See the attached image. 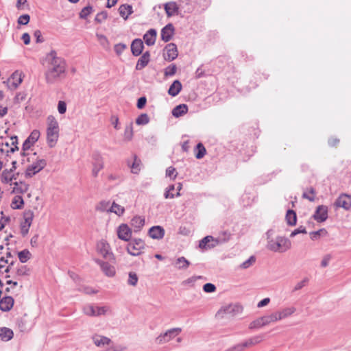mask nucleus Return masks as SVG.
<instances>
[{"instance_id":"1","label":"nucleus","mask_w":351,"mask_h":351,"mask_svg":"<svg viewBox=\"0 0 351 351\" xmlns=\"http://www.w3.org/2000/svg\"><path fill=\"white\" fill-rule=\"evenodd\" d=\"M46 60L48 66L45 73V80L47 84H51L65 73L66 64L63 58L57 56V52L55 50H51L47 53Z\"/></svg>"},{"instance_id":"2","label":"nucleus","mask_w":351,"mask_h":351,"mask_svg":"<svg viewBox=\"0 0 351 351\" xmlns=\"http://www.w3.org/2000/svg\"><path fill=\"white\" fill-rule=\"evenodd\" d=\"M223 234L226 236L225 239H221V237L215 238L211 235L204 237L199 241V248L202 252H204L211 250L219 244L227 242L230 240L231 234L229 232H224Z\"/></svg>"},{"instance_id":"3","label":"nucleus","mask_w":351,"mask_h":351,"mask_svg":"<svg viewBox=\"0 0 351 351\" xmlns=\"http://www.w3.org/2000/svg\"><path fill=\"white\" fill-rule=\"evenodd\" d=\"M180 7L184 12L191 13L195 9L204 10L210 5V0H179Z\"/></svg>"},{"instance_id":"4","label":"nucleus","mask_w":351,"mask_h":351,"mask_svg":"<svg viewBox=\"0 0 351 351\" xmlns=\"http://www.w3.org/2000/svg\"><path fill=\"white\" fill-rule=\"evenodd\" d=\"M291 247V241L285 237H277L275 239L268 240L267 247L273 252H284Z\"/></svg>"},{"instance_id":"5","label":"nucleus","mask_w":351,"mask_h":351,"mask_svg":"<svg viewBox=\"0 0 351 351\" xmlns=\"http://www.w3.org/2000/svg\"><path fill=\"white\" fill-rule=\"evenodd\" d=\"M97 250L106 261H101L98 263H108L114 260V254L111 251L109 244L104 240L99 241L97 244Z\"/></svg>"},{"instance_id":"6","label":"nucleus","mask_w":351,"mask_h":351,"mask_svg":"<svg viewBox=\"0 0 351 351\" xmlns=\"http://www.w3.org/2000/svg\"><path fill=\"white\" fill-rule=\"evenodd\" d=\"M84 313L88 316H100L111 313V309L108 306H97L88 305L84 308Z\"/></svg>"},{"instance_id":"7","label":"nucleus","mask_w":351,"mask_h":351,"mask_svg":"<svg viewBox=\"0 0 351 351\" xmlns=\"http://www.w3.org/2000/svg\"><path fill=\"white\" fill-rule=\"evenodd\" d=\"M47 165V162L44 159H39L35 162L29 165L25 172V176L26 178H32L37 173L43 170Z\"/></svg>"},{"instance_id":"8","label":"nucleus","mask_w":351,"mask_h":351,"mask_svg":"<svg viewBox=\"0 0 351 351\" xmlns=\"http://www.w3.org/2000/svg\"><path fill=\"white\" fill-rule=\"evenodd\" d=\"M182 331L180 328H174L170 330H168L164 334L159 335L156 339V343L158 344H163L169 342L173 338L178 335Z\"/></svg>"},{"instance_id":"9","label":"nucleus","mask_w":351,"mask_h":351,"mask_svg":"<svg viewBox=\"0 0 351 351\" xmlns=\"http://www.w3.org/2000/svg\"><path fill=\"white\" fill-rule=\"evenodd\" d=\"M6 272L12 271L17 277L27 276L30 273V269L26 265H8L5 269Z\"/></svg>"},{"instance_id":"10","label":"nucleus","mask_w":351,"mask_h":351,"mask_svg":"<svg viewBox=\"0 0 351 351\" xmlns=\"http://www.w3.org/2000/svg\"><path fill=\"white\" fill-rule=\"evenodd\" d=\"M144 245L142 239H134L128 244V252L132 256H138L141 254V250L144 247Z\"/></svg>"},{"instance_id":"11","label":"nucleus","mask_w":351,"mask_h":351,"mask_svg":"<svg viewBox=\"0 0 351 351\" xmlns=\"http://www.w3.org/2000/svg\"><path fill=\"white\" fill-rule=\"evenodd\" d=\"M241 308L237 305H228L222 307L217 313L219 318H223L226 316H233L241 311Z\"/></svg>"},{"instance_id":"12","label":"nucleus","mask_w":351,"mask_h":351,"mask_svg":"<svg viewBox=\"0 0 351 351\" xmlns=\"http://www.w3.org/2000/svg\"><path fill=\"white\" fill-rule=\"evenodd\" d=\"M165 51L166 53L164 54V58L169 62L174 60L178 56V47L175 43L167 44L165 47Z\"/></svg>"},{"instance_id":"13","label":"nucleus","mask_w":351,"mask_h":351,"mask_svg":"<svg viewBox=\"0 0 351 351\" xmlns=\"http://www.w3.org/2000/svg\"><path fill=\"white\" fill-rule=\"evenodd\" d=\"M328 207L326 206H318L313 215V218L319 223L325 221L328 217Z\"/></svg>"},{"instance_id":"14","label":"nucleus","mask_w":351,"mask_h":351,"mask_svg":"<svg viewBox=\"0 0 351 351\" xmlns=\"http://www.w3.org/2000/svg\"><path fill=\"white\" fill-rule=\"evenodd\" d=\"M40 137V132L38 130H34L29 136L25 139L23 143V151H27L38 140Z\"/></svg>"},{"instance_id":"15","label":"nucleus","mask_w":351,"mask_h":351,"mask_svg":"<svg viewBox=\"0 0 351 351\" xmlns=\"http://www.w3.org/2000/svg\"><path fill=\"white\" fill-rule=\"evenodd\" d=\"M175 33V28L172 23L167 24L160 32L161 40L165 43L170 41Z\"/></svg>"},{"instance_id":"16","label":"nucleus","mask_w":351,"mask_h":351,"mask_svg":"<svg viewBox=\"0 0 351 351\" xmlns=\"http://www.w3.org/2000/svg\"><path fill=\"white\" fill-rule=\"evenodd\" d=\"M337 207H341L346 210L351 208V196L346 194H341L335 202Z\"/></svg>"},{"instance_id":"17","label":"nucleus","mask_w":351,"mask_h":351,"mask_svg":"<svg viewBox=\"0 0 351 351\" xmlns=\"http://www.w3.org/2000/svg\"><path fill=\"white\" fill-rule=\"evenodd\" d=\"M118 237L125 241H128L132 237V230L125 223L120 225L117 230Z\"/></svg>"},{"instance_id":"18","label":"nucleus","mask_w":351,"mask_h":351,"mask_svg":"<svg viewBox=\"0 0 351 351\" xmlns=\"http://www.w3.org/2000/svg\"><path fill=\"white\" fill-rule=\"evenodd\" d=\"M59 137V130H47V142L49 147H55Z\"/></svg>"},{"instance_id":"19","label":"nucleus","mask_w":351,"mask_h":351,"mask_svg":"<svg viewBox=\"0 0 351 351\" xmlns=\"http://www.w3.org/2000/svg\"><path fill=\"white\" fill-rule=\"evenodd\" d=\"M144 49L143 42L141 38H135L131 44V52L134 56H140Z\"/></svg>"},{"instance_id":"20","label":"nucleus","mask_w":351,"mask_h":351,"mask_svg":"<svg viewBox=\"0 0 351 351\" xmlns=\"http://www.w3.org/2000/svg\"><path fill=\"white\" fill-rule=\"evenodd\" d=\"M14 304V300L11 296H4L0 299V310L3 312L10 311Z\"/></svg>"},{"instance_id":"21","label":"nucleus","mask_w":351,"mask_h":351,"mask_svg":"<svg viewBox=\"0 0 351 351\" xmlns=\"http://www.w3.org/2000/svg\"><path fill=\"white\" fill-rule=\"evenodd\" d=\"M165 229L160 226H154L149 228L148 234L154 239H161L165 236Z\"/></svg>"},{"instance_id":"22","label":"nucleus","mask_w":351,"mask_h":351,"mask_svg":"<svg viewBox=\"0 0 351 351\" xmlns=\"http://www.w3.org/2000/svg\"><path fill=\"white\" fill-rule=\"evenodd\" d=\"M150 61V53L149 51L144 52L138 60L136 64V70L141 71L145 68Z\"/></svg>"},{"instance_id":"23","label":"nucleus","mask_w":351,"mask_h":351,"mask_svg":"<svg viewBox=\"0 0 351 351\" xmlns=\"http://www.w3.org/2000/svg\"><path fill=\"white\" fill-rule=\"evenodd\" d=\"M14 185L12 193H25L29 190V184L24 181L14 182L11 183Z\"/></svg>"},{"instance_id":"24","label":"nucleus","mask_w":351,"mask_h":351,"mask_svg":"<svg viewBox=\"0 0 351 351\" xmlns=\"http://www.w3.org/2000/svg\"><path fill=\"white\" fill-rule=\"evenodd\" d=\"M263 337L262 335H258V336L253 337L252 338L247 339L245 343H243L241 345H239L236 348V349H237L238 350H242L245 348L250 347V346H254L256 344L261 343L263 341Z\"/></svg>"},{"instance_id":"25","label":"nucleus","mask_w":351,"mask_h":351,"mask_svg":"<svg viewBox=\"0 0 351 351\" xmlns=\"http://www.w3.org/2000/svg\"><path fill=\"white\" fill-rule=\"evenodd\" d=\"M157 36V32L155 29H149L144 35L143 40L147 46H152L155 44Z\"/></svg>"},{"instance_id":"26","label":"nucleus","mask_w":351,"mask_h":351,"mask_svg":"<svg viewBox=\"0 0 351 351\" xmlns=\"http://www.w3.org/2000/svg\"><path fill=\"white\" fill-rule=\"evenodd\" d=\"M179 6L176 2H168L165 5V10L167 16H172L178 14Z\"/></svg>"},{"instance_id":"27","label":"nucleus","mask_w":351,"mask_h":351,"mask_svg":"<svg viewBox=\"0 0 351 351\" xmlns=\"http://www.w3.org/2000/svg\"><path fill=\"white\" fill-rule=\"evenodd\" d=\"M182 84L178 80H176L170 85L168 94L172 97L177 96L182 90Z\"/></svg>"},{"instance_id":"28","label":"nucleus","mask_w":351,"mask_h":351,"mask_svg":"<svg viewBox=\"0 0 351 351\" xmlns=\"http://www.w3.org/2000/svg\"><path fill=\"white\" fill-rule=\"evenodd\" d=\"M93 340L94 343L97 347H105L108 346L110 343V339L106 337L101 336L99 335H95L93 336Z\"/></svg>"},{"instance_id":"29","label":"nucleus","mask_w":351,"mask_h":351,"mask_svg":"<svg viewBox=\"0 0 351 351\" xmlns=\"http://www.w3.org/2000/svg\"><path fill=\"white\" fill-rule=\"evenodd\" d=\"M188 112V106L184 104H179L173 108L171 114L174 117L178 118Z\"/></svg>"},{"instance_id":"30","label":"nucleus","mask_w":351,"mask_h":351,"mask_svg":"<svg viewBox=\"0 0 351 351\" xmlns=\"http://www.w3.org/2000/svg\"><path fill=\"white\" fill-rule=\"evenodd\" d=\"M145 225V218L141 216H135L131 219V226L134 232L140 231Z\"/></svg>"},{"instance_id":"31","label":"nucleus","mask_w":351,"mask_h":351,"mask_svg":"<svg viewBox=\"0 0 351 351\" xmlns=\"http://www.w3.org/2000/svg\"><path fill=\"white\" fill-rule=\"evenodd\" d=\"M14 332L12 330L7 327L0 328V339L3 341H10L13 338Z\"/></svg>"},{"instance_id":"32","label":"nucleus","mask_w":351,"mask_h":351,"mask_svg":"<svg viewBox=\"0 0 351 351\" xmlns=\"http://www.w3.org/2000/svg\"><path fill=\"white\" fill-rule=\"evenodd\" d=\"M119 14L124 19H127L128 16L133 12L132 6L128 4H123L119 8Z\"/></svg>"},{"instance_id":"33","label":"nucleus","mask_w":351,"mask_h":351,"mask_svg":"<svg viewBox=\"0 0 351 351\" xmlns=\"http://www.w3.org/2000/svg\"><path fill=\"white\" fill-rule=\"evenodd\" d=\"M285 219L289 226H293L297 223V215L296 213L291 209H289L287 211Z\"/></svg>"},{"instance_id":"34","label":"nucleus","mask_w":351,"mask_h":351,"mask_svg":"<svg viewBox=\"0 0 351 351\" xmlns=\"http://www.w3.org/2000/svg\"><path fill=\"white\" fill-rule=\"evenodd\" d=\"M132 157L134 161L130 163V161L128 160V165L130 167L132 173L137 174L140 171L141 160L138 159L136 154H133Z\"/></svg>"},{"instance_id":"35","label":"nucleus","mask_w":351,"mask_h":351,"mask_svg":"<svg viewBox=\"0 0 351 351\" xmlns=\"http://www.w3.org/2000/svg\"><path fill=\"white\" fill-rule=\"evenodd\" d=\"M295 311L293 307L287 308L279 312H275L278 321L291 315Z\"/></svg>"},{"instance_id":"36","label":"nucleus","mask_w":351,"mask_h":351,"mask_svg":"<svg viewBox=\"0 0 351 351\" xmlns=\"http://www.w3.org/2000/svg\"><path fill=\"white\" fill-rule=\"evenodd\" d=\"M24 206V200L21 195L15 196L11 204V207L13 209H21Z\"/></svg>"},{"instance_id":"37","label":"nucleus","mask_w":351,"mask_h":351,"mask_svg":"<svg viewBox=\"0 0 351 351\" xmlns=\"http://www.w3.org/2000/svg\"><path fill=\"white\" fill-rule=\"evenodd\" d=\"M47 130H59L58 123L53 116H49L47 118Z\"/></svg>"},{"instance_id":"38","label":"nucleus","mask_w":351,"mask_h":351,"mask_svg":"<svg viewBox=\"0 0 351 351\" xmlns=\"http://www.w3.org/2000/svg\"><path fill=\"white\" fill-rule=\"evenodd\" d=\"M110 212L114 213L119 216H121L123 214L125 209L123 206L113 202L111 206L109 208Z\"/></svg>"},{"instance_id":"39","label":"nucleus","mask_w":351,"mask_h":351,"mask_svg":"<svg viewBox=\"0 0 351 351\" xmlns=\"http://www.w3.org/2000/svg\"><path fill=\"white\" fill-rule=\"evenodd\" d=\"M196 149L197 152L195 153V158L197 159L202 158L206 153V148L204 147L203 144L202 143H197L196 145Z\"/></svg>"},{"instance_id":"40","label":"nucleus","mask_w":351,"mask_h":351,"mask_svg":"<svg viewBox=\"0 0 351 351\" xmlns=\"http://www.w3.org/2000/svg\"><path fill=\"white\" fill-rule=\"evenodd\" d=\"M101 267L108 276H112L115 274V269L112 265H101Z\"/></svg>"},{"instance_id":"41","label":"nucleus","mask_w":351,"mask_h":351,"mask_svg":"<svg viewBox=\"0 0 351 351\" xmlns=\"http://www.w3.org/2000/svg\"><path fill=\"white\" fill-rule=\"evenodd\" d=\"M328 232L325 228H321L317 231L310 232V237L313 241L317 240L321 235H327Z\"/></svg>"},{"instance_id":"42","label":"nucleus","mask_w":351,"mask_h":351,"mask_svg":"<svg viewBox=\"0 0 351 351\" xmlns=\"http://www.w3.org/2000/svg\"><path fill=\"white\" fill-rule=\"evenodd\" d=\"M18 256L22 263H26L30 258L31 254L27 250H23L19 252Z\"/></svg>"},{"instance_id":"43","label":"nucleus","mask_w":351,"mask_h":351,"mask_svg":"<svg viewBox=\"0 0 351 351\" xmlns=\"http://www.w3.org/2000/svg\"><path fill=\"white\" fill-rule=\"evenodd\" d=\"M261 317L263 319L265 326L269 325L271 323L278 321L276 313H271V315H269L263 316Z\"/></svg>"},{"instance_id":"44","label":"nucleus","mask_w":351,"mask_h":351,"mask_svg":"<svg viewBox=\"0 0 351 351\" xmlns=\"http://www.w3.org/2000/svg\"><path fill=\"white\" fill-rule=\"evenodd\" d=\"M149 122V118L146 113L140 114L136 119V123L138 125H146Z\"/></svg>"},{"instance_id":"45","label":"nucleus","mask_w":351,"mask_h":351,"mask_svg":"<svg viewBox=\"0 0 351 351\" xmlns=\"http://www.w3.org/2000/svg\"><path fill=\"white\" fill-rule=\"evenodd\" d=\"M265 326L264 322L263 321L262 317H258L256 319L254 320L250 324L249 328L250 329H258Z\"/></svg>"},{"instance_id":"46","label":"nucleus","mask_w":351,"mask_h":351,"mask_svg":"<svg viewBox=\"0 0 351 351\" xmlns=\"http://www.w3.org/2000/svg\"><path fill=\"white\" fill-rule=\"evenodd\" d=\"M12 77L14 80L12 82V86L14 88H17L23 81L21 74L16 71L12 75Z\"/></svg>"},{"instance_id":"47","label":"nucleus","mask_w":351,"mask_h":351,"mask_svg":"<svg viewBox=\"0 0 351 351\" xmlns=\"http://www.w3.org/2000/svg\"><path fill=\"white\" fill-rule=\"evenodd\" d=\"M92 175L93 177H97L100 170L104 168V163L93 162Z\"/></svg>"},{"instance_id":"48","label":"nucleus","mask_w":351,"mask_h":351,"mask_svg":"<svg viewBox=\"0 0 351 351\" xmlns=\"http://www.w3.org/2000/svg\"><path fill=\"white\" fill-rule=\"evenodd\" d=\"M24 223L25 224H27L28 226L32 225L33 217H34V213L31 210H28L24 213Z\"/></svg>"},{"instance_id":"49","label":"nucleus","mask_w":351,"mask_h":351,"mask_svg":"<svg viewBox=\"0 0 351 351\" xmlns=\"http://www.w3.org/2000/svg\"><path fill=\"white\" fill-rule=\"evenodd\" d=\"M93 12V7L90 5H87L84 7L81 12H80V17L81 19H86L87 16Z\"/></svg>"},{"instance_id":"50","label":"nucleus","mask_w":351,"mask_h":351,"mask_svg":"<svg viewBox=\"0 0 351 351\" xmlns=\"http://www.w3.org/2000/svg\"><path fill=\"white\" fill-rule=\"evenodd\" d=\"M10 173H9L8 169H5L2 171L1 174V181L4 184L10 183Z\"/></svg>"},{"instance_id":"51","label":"nucleus","mask_w":351,"mask_h":351,"mask_svg":"<svg viewBox=\"0 0 351 351\" xmlns=\"http://www.w3.org/2000/svg\"><path fill=\"white\" fill-rule=\"evenodd\" d=\"M177 174L178 173L176 172V169L172 166L169 167L166 169V176L169 177L171 180H175Z\"/></svg>"},{"instance_id":"52","label":"nucleus","mask_w":351,"mask_h":351,"mask_svg":"<svg viewBox=\"0 0 351 351\" xmlns=\"http://www.w3.org/2000/svg\"><path fill=\"white\" fill-rule=\"evenodd\" d=\"M1 217L0 219V231L2 230L5 228L6 223L10 221V216L4 215L3 211L1 212Z\"/></svg>"},{"instance_id":"53","label":"nucleus","mask_w":351,"mask_h":351,"mask_svg":"<svg viewBox=\"0 0 351 351\" xmlns=\"http://www.w3.org/2000/svg\"><path fill=\"white\" fill-rule=\"evenodd\" d=\"M176 66L175 64H171L165 69V75L166 76H173L176 73Z\"/></svg>"},{"instance_id":"54","label":"nucleus","mask_w":351,"mask_h":351,"mask_svg":"<svg viewBox=\"0 0 351 351\" xmlns=\"http://www.w3.org/2000/svg\"><path fill=\"white\" fill-rule=\"evenodd\" d=\"M108 13L106 11H102L98 13L95 18V21L98 23H101L104 20L107 19Z\"/></svg>"},{"instance_id":"55","label":"nucleus","mask_w":351,"mask_h":351,"mask_svg":"<svg viewBox=\"0 0 351 351\" xmlns=\"http://www.w3.org/2000/svg\"><path fill=\"white\" fill-rule=\"evenodd\" d=\"M126 48L127 46L125 44L118 43L114 45V50L117 55L120 56Z\"/></svg>"},{"instance_id":"56","label":"nucleus","mask_w":351,"mask_h":351,"mask_svg":"<svg viewBox=\"0 0 351 351\" xmlns=\"http://www.w3.org/2000/svg\"><path fill=\"white\" fill-rule=\"evenodd\" d=\"M133 136V129L132 125H128L125 128L124 137L126 140H130Z\"/></svg>"},{"instance_id":"57","label":"nucleus","mask_w":351,"mask_h":351,"mask_svg":"<svg viewBox=\"0 0 351 351\" xmlns=\"http://www.w3.org/2000/svg\"><path fill=\"white\" fill-rule=\"evenodd\" d=\"M310 193L311 195H308L307 193L304 192L302 194V197L304 199H308L310 202H313L315 199V190L313 188H310Z\"/></svg>"},{"instance_id":"58","label":"nucleus","mask_w":351,"mask_h":351,"mask_svg":"<svg viewBox=\"0 0 351 351\" xmlns=\"http://www.w3.org/2000/svg\"><path fill=\"white\" fill-rule=\"evenodd\" d=\"M30 20V16L27 14L21 15L18 19V23L19 25H27Z\"/></svg>"},{"instance_id":"59","label":"nucleus","mask_w":351,"mask_h":351,"mask_svg":"<svg viewBox=\"0 0 351 351\" xmlns=\"http://www.w3.org/2000/svg\"><path fill=\"white\" fill-rule=\"evenodd\" d=\"M138 282V277L136 273L134 272H130L129 273V278H128V283L130 285L135 286L137 284Z\"/></svg>"},{"instance_id":"60","label":"nucleus","mask_w":351,"mask_h":351,"mask_svg":"<svg viewBox=\"0 0 351 351\" xmlns=\"http://www.w3.org/2000/svg\"><path fill=\"white\" fill-rule=\"evenodd\" d=\"M109 204L110 203L108 202H101L99 205L97 207V209L101 212H110L109 208L110 206H109Z\"/></svg>"},{"instance_id":"61","label":"nucleus","mask_w":351,"mask_h":351,"mask_svg":"<svg viewBox=\"0 0 351 351\" xmlns=\"http://www.w3.org/2000/svg\"><path fill=\"white\" fill-rule=\"evenodd\" d=\"M147 103V98L145 96L141 97L138 99L136 103V107L138 109H143Z\"/></svg>"},{"instance_id":"62","label":"nucleus","mask_w":351,"mask_h":351,"mask_svg":"<svg viewBox=\"0 0 351 351\" xmlns=\"http://www.w3.org/2000/svg\"><path fill=\"white\" fill-rule=\"evenodd\" d=\"M306 228L301 226L297 229L294 230L290 234L291 237H294L295 235L302 233V234H306Z\"/></svg>"},{"instance_id":"63","label":"nucleus","mask_w":351,"mask_h":351,"mask_svg":"<svg viewBox=\"0 0 351 351\" xmlns=\"http://www.w3.org/2000/svg\"><path fill=\"white\" fill-rule=\"evenodd\" d=\"M58 110L60 114H64L66 111V104L64 101H59L58 104Z\"/></svg>"},{"instance_id":"64","label":"nucleus","mask_w":351,"mask_h":351,"mask_svg":"<svg viewBox=\"0 0 351 351\" xmlns=\"http://www.w3.org/2000/svg\"><path fill=\"white\" fill-rule=\"evenodd\" d=\"M97 37L98 38L99 40L100 41L101 45L104 47H106L107 45H108L109 42L106 36H104L103 34H97Z\"/></svg>"}]
</instances>
